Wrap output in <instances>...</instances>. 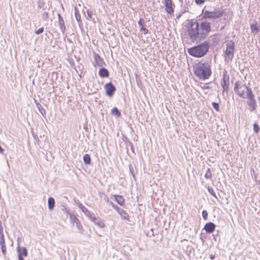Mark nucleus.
<instances>
[{"label":"nucleus","instance_id":"obj_1","mask_svg":"<svg viewBox=\"0 0 260 260\" xmlns=\"http://www.w3.org/2000/svg\"><path fill=\"white\" fill-rule=\"evenodd\" d=\"M194 74L200 79H208L211 75V65L207 62L199 61L193 66Z\"/></svg>","mask_w":260,"mask_h":260},{"label":"nucleus","instance_id":"obj_2","mask_svg":"<svg viewBox=\"0 0 260 260\" xmlns=\"http://www.w3.org/2000/svg\"><path fill=\"white\" fill-rule=\"evenodd\" d=\"M209 50V46L207 43H204L188 49V53L196 57H202L204 56Z\"/></svg>","mask_w":260,"mask_h":260},{"label":"nucleus","instance_id":"obj_3","mask_svg":"<svg viewBox=\"0 0 260 260\" xmlns=\"http://www.w3.org/2000/svg\"><path fill=\"white\" fill-rule=\"evenodd\" d=\"M234 91L238 96L243 99H246L252 92L250 88L246 84H242L239 82L235 83Z\"/></svg>","mask_w":260,"mask_h":260},{"label":"nucleus","instance_id":"obj_4","mask_svg":"<svg viewBox=\"0 0 260 260\" xmlns=\"http://www.w3.org/2000/svg\"><path fill=\"white\" fill-rule=\"evenodd\" d=\"M188 32L191 39H196L199 35V24L197 22H190L188 26Z\"/></svg>","mask_w":260,"mask_h":260},{"label":"nucleus","instance_id":"obj_5","mask_svg":"<svg viewBox=\"0 0 260 260\" xmlns=\"http://www.w3.org/2000/svg\"><path fill=\"white\" fill-rule=\"evenodd\" d=\"M223 15V12L219 10L215 11H206L203 14V16L205 18H217Z\"/></svg>","mask_w":260,"mask_h":260},{"label":"nucleus","instance_id":"obj_6","mask_svg":"<svg viewBox=\"0 0 260 260\" xmlns=\"http://www.w3.org/2000/svg\"><path fill=\"white\" fill-rule=\"evenodd\" d=\"M163 3L165 6L166 12L170 15H173L174 11L175 5L172 0H164Z\"/></svg>","mask_w":260,"mask_h":260},{"label":"nucleus","instance_id":"obj_7","mask_svg":"<svg viewBox=\"0 0 260 260\" xmlns=\"http://www.w3.org/2000/svg\"><path fill=\"white\" fill-rule=\"evenodd\" d=\"M230 77L227 74L226 71H225L223 75L222 81L221 83V86L223 88V91L228 90L229 87Z\"/></svg>","mask_w":260,"mask_h":260},{"label":"nucleus","instance_id":"obj_8","mask_svg":"<svg viewBox=\"0 0 260 260\" xmlns=\"http://www.w3.org/2000/svg\"><path fill=\"white\" fill-rule=\"evenodd\" d=\"M17 251L18 252V260H24L23 257H26L28 255L27 249L25 247L17 246Z\"/></svg>","mask_w":260,"mask_h":260},{"label":"nucleus","instance_id":"obj_9","mask_svg":"<svg viewBox=\"0 0 260 260\" xmlns=\"http://www.w3.org/2000/svg\"><path fill=\"white\" fill-rule=\"evenodd\" d=\"M234 49L235 45L233 42L231 41L226 44L225 53L231 58L233 57Z\"/></svg>","mask_w":260,"mask_h":260},{"label":"nucleus","instance_id":"obj_10","mask_svg":"<svg viewBox=\"0 0 260 260\" xmlns=\"http://www.w3.org/2000/svg\"><path fill=\"white\" fill-rule=\"evenodd\" d=\"M105 89L107 95L112 96L116 90L115 87L111 83H109L105 85Z\"/></svg>","mask_w":260,"mask_h":260},{"label":"nucleus","instance_id":"obj_11","mask_svg":"<svg viewBox=\"0 0 260 260\" xmlns=\"http://www.w3.org/2000/svg\"><path fill=\"white\" fill-rule=\"evenodd\" d=\"M246 99L248 100V105L251 107L252 110H255L256 108V102L253 92L249 95Z\"/></svg>","mask_w":260,"mask_h":260},{"label":"nucleus","instance_id":"obj_12","mask_svg":"<svg viewBox=\"0 0 260 260\" xmlns=\"http://www.w3.org/2000/svg\"><path fill=\"white\" fill-rule=\"evenodd\" d=\"M93 58L94 60V64L95 67H103L105 64V63L100 56L97 53H94L93 54Z\"/></svg>","mask_w":260,"mask_h":260},{"label":"nucleus","instance_id":"obj_13","mask_svg":"<svg viewBox=\"0 0 260 260\" xmlns=\"http://www.w3.org/2000/svg\"><path fill=\"white\" fill-rule=\"evenodd\" d=\"M0 245L3 254L5 255L6 253V246L4 236L2 229H0Z\"/></svg>","mask_w":260,"mask_h":260},{"label":"nucleus","instance_id":"obj_14","mask_svg":"<svg viewBox=\"0 0 260 260\" xmlns=\"http://www.w3.org/2000/svg\"><path fill=\"white\" fill-rule=\"evenodd\" d=\"M250 27L251 32L254 35H256L260 31V24L256 21L251 23Z\"/></svg>","mask_w":260,"mask_h":260},{"label":"nucleus","instance_id":"obj_15","mask_svg":"<svg viewBox=\"0 0 260 260\" xmlns=\"http://www.w3.org/2000/svg\"><path fill=\"white\" fill-rule=\"evenodd\" d=\"M204 229L207 233H212L215 231V225L212 222H208L205 224Z\"/></svg>","mask_w":260,"mask_h":260},{"label":"nucleus","instance_id":"obj_16","mask_svg":"<svg viewBox=\"0 0 260 260\" xmlns=\"http://www.w3.org/2000/svg\"><path fill=\"white\" fill-rule=\"evenodd\" d=\"M201 28L206 33H208L211 30V26L209 22H204L201 24Z\"/></svg>","mask_w":260,"mask_h":260},{"label":"nucleus","instance_id":"obj_17","mask_svg":"<svg viewBox=\"0 0 260 260\" xmlns=\"http://www.w3.org/2000/svg\"><path fill=\"white\" fill-rule=\"evenodd\" d=\"M113 196L118 204L121 206H123L124 205L125 200L123 196L119 195H114Z\"/></svg>","mask_w":260,"mask_h":260},{"label":"nucleus","instance_id":"obj_18","mask_svg":"<svg viewBox=\"0 0 260 260\" xmlns=\"http://www.w3.org/2000/svg\"><path fill=\"white\" fill-rule=\"evenodd\" d=\"M99 74L102 78L108 77L109 75L108 71L105 68L101 69L99 70Z\"/></svg>","mask_w":260,"mask_h":260},{"label":"nucleus","instance_id":"obj_19","mask_svg":"<svg viewBox=\"0 0 260 260\" xmlns=\"http://www.w3.org/2000/svg\"><path fill=\"white\" fill-rule=\"evenodd\" d=\"M118 213L120 214V215L123 219L129 220V215L125 210L121 209V210H119Z\"/></svg>","mask_w":260,"mask_h":260},{"label":"nucleus","instance_id":"obj_20","mask_svg":"<svg viewBox=\"0 0 260 260\" xmlns=\"http://www.w3.org/2000/svg\"><path fill=\"white\" fill-rule=\"evenodd\" d=\"M48 208L50 210H52L55 206V201L53 198H49L48 200Z\"/></svg>","mask_w":260,"mask_h":260},{"label":"nucleus","instance_id":"obj_21","mask_svg":"<svg viewBox=\"0 0 260 260\" xmlns=\"http://www.w3.org/2000/svg\"><path fill=\"white\" fill-rule=\"evenodd\" d=\"M83 160L86 165H89L91 161L90 156L89 154H86L83 156Z\"/></svg>","mask_w":260,"mask_h":260},{"label":"nucleus","instance_id":"obj_22","mask_svg":"<svg viewBox=\"0 0 260 260\" xmlns=\"http://www.w3.org/2000/svg\"><path fill=\"white\" fill-rule=\"evenodd\" d=\"M111 114L112 115H116L118 117L121 116V113L116 107H115L112 109Z\"/></svg>","mask_w":260,"mask_h":260},{"label":"nucleus","instance_id":"obj_23","mask_svg":"<svg viewBox=\"0 0 260 260\" xmlns=\"http://www.w3.org/2000/svg\"><path fill=\"white\" fill-rule=\"evenodd\" d=\"M94 224L100 228H103L105 226L104 222L100 218H99Z\"/></svg>","mask_w":260,"mask_h":260},{"label":"nucleus","instance_id":"obj_24","mask_svg":"<svg viewBox=\"0 0 260 260\" xmlns=\"http://www.w3.org/2000/svg\"><path fill=\"white\" fill-rule=\"evenodd\" d=\"M212 176V174L209 168L208 169L205 175V177L207 179H211Z\"/></svg>","mask_w":260,"mask_h":260},{"label":"nucleus","instance_id":"obj_25","mask_svg":"<svg viewBox=\"0 0 260 260\" xmlns=\"http://www.w3.org/2000/svg\"><path fill=\"white\" fill-rule=\"evenodd\" d=\"M79 207L84 213L86 214L87 213H89L88 209L81 204L79 205Z\"/></svg>","mask_w":260,"mask_h":260},{"label":"nucleus","instance_id":"obj_26","mask_svg":"<svg viewBox=\"0 0 260 260\" xmlns=\"http://www.w3.org/2000/svg\"><path fill=\"white\" fill-rule=\"evenodd\" d=\"M88 217L90 219V220L93 222L94 223L96 222V221L99 219V218H96L93 215L89 214L88 215Z\"/></svg>","mask_w":260,"mask_h":260},{"label":"nucleus","instance_id":"obj_27","mask_svg":"<svg viewBox=\"0 0 260 260\" xmlns=\"http://www.w3.org/2000/svg\"><path fill=\"white\" fill-rule=\"evenodd\" d=\"M253 130L256 134H257L259 132V127L258 124L256 123L253 124Z\"/></svg>","mask_w":260,"mask_h":260},{"label":"nucleus","instance_id":"obj_28","mask_svg":"<svg viewBox=\"0 0 260 260\" xmlns=\"http://www.w3.org/2000/svg\"><path fill=\"white\" fill-rule=\"evenodd\" d=\"M208 190L209 193L212 194L213 197L216 198L215 193L214 192V189L212 187H208Z\"/></svg>","mask_w":260,"mask_h":260},{"label":"nucleus","instance_id":"obj_29","mask_svg":"<svg viewBox=\"0 0 260 260\" xmlns=\"http://www.w3.org/2000/svg\"><path fill=\"white\" fill-rule=\"evenodd\" d=\"M213 107L216 110L217 112L219 111V106L218 103L213 102L212 103Z\"/></svg>","mask_w":260,"mask_h":260},{"label":"nucleus","instance_id":"obj_30","mask_svg":"<svg viewBox=\"0 0 260 260\" xmlns=\"http://www.w3.org/2000/svg\"><path fill=\"white\" fill-rule=\"evenodd\" d=\"M208 212H207V211L206 210H203L202 211V216L203 217V218L205 219V220H207V217H208Z\"/></svg>","mask_w":260,"mask_h":260},{"label":"nucleus","instance_id":"obj_31","mask_svg":"<svg viewBox=\"0 0 260 260\" xmlns=\"http://www.w3.org/2000/svg\"><path fill=\"white\" fill-rule=\"evenodd\" d=\"M140 31L143 32L144 34H147L148 32V30L144 26L141 27Z\"/></svg>","mask_w":260,"mask_h":260},{"label":"nucleus","instance_id":"obj_32","mask_svg":"<svg viewBox=\"0 0 260 260\" xmlns=\"http://www.w3.org/2000/svg\"><path fill=\"white\" fill-rule=\"evenodd\" d=\"M145 21L143 19L140 18L138 21V24L141 27L144 26Z\"/></svg>","mask_w":260,"mask_h":260},{"label":"nucleus","instance_id":"obj_33","mask_svg":"<svg viewBox=\"0 0 260 260\" xmlns=\"http://www.w3.org/2000/svg\"><path fill=\"white\" fill-rule=\"evenodd\" d=\"M44 31V28L43 27L40 28L38 30L36 31V34L39 35L40 34L42 33Z\"/></svg>","mask_w":260,"mask_h":260},{"label":"nucleus","instance_id":"obj_34","mask_svg":"<svg viewBox=\"0 0 260 260\" xmlns=\"http://www.w3.org/2000/svg\"><path fill=\"white\" fill-rule=\"evenodd\" d=\"M113 208L116 210L118 212H119V210H121V209H120L116 205L113 204V203L111 204Z\"/></svg>","mask_w":260,"mask_h":260},{"label":"nucleus","instance_id":"obj_35","mask_svg":"<svg viewBox=\"0 0 260 260\" xmlns=\"http://www.w3.org/2000/svg\"><path fill=\"white\" fill-rule=\"evenodd\" d=\"M194 1L197 5H201L205 2V0H194Z\"/></svg>","mask_w":260,"mask_h":260},{"label":"nucleus","instance_id":"obj_36","mask_svg":"<svg viewBox=\"0 0 260 260\" xmlns=\"http://www.w3.org/2000/svg\"><path fill=\"white\" fill-rule=\"evenodd\" d=\"M87 15L89 18H91L92 14L91 12H87Z\"/></svg>","mask_w":260,"mask_h":260},{"label":"nucleus","instance_id":"obj_37","mask_svg":"<svg viewBox=\"0 0 260 260\" xmlns=\"http://www.w3.org/2000/svg\"><path fill=\"white\" fill-rule=\"evenodd\" d=\"M4 152V149L2 148V147L0 146V152L1 153H3Z\"/></svg>","mask_w":260,"mask_h":260},{"label":"nucleus","instance_id":"obj_38","mask_svg":"<svg viewBox=\"0 0 260 260\" xmlns=\"http://www.w3.org/2000/svg\"><path fill=\"white\" fill-rule=\"evenodd\" d=\"M211 259L214 258V256H212L211 257Z\"/></svg>","mask_w":260,"mask_h":260},{"label":"nucleus","instance_id":"obj_39","mask_svg":"<svg viewBox=\"0 0 260 260\" xmlns=\"http://www.w3.org/2000/svg\"><path fill=\"white\" fill-rule=\"evenodd\" d=\"M211 259L214 258V256H212L211 257Z\"/></svg>","mask_w":260,"mask_h":260}]
</instances>
